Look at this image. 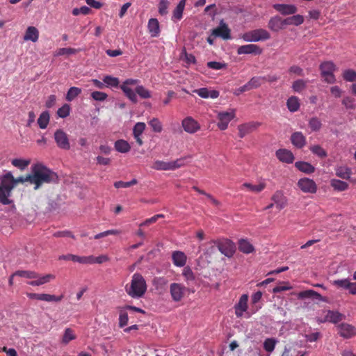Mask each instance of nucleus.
<instances>
[{"label": "nucleus", "instance_id": "052dcab7", "mask_svg": "<svg viewBox=\"0 0 356 356\" xmlns=\"http://www.w3.org/2000/svg\"><path fill=\"white\" fill-rule=\"evenodd\" d=\"M136 92L143 99H147L151 97L150 92L144 88L143 86H137L136 88Z\"/></svg>", "mask_w": 356, "mask_h": 356}, {"label": "nucleus", "instance_id": "f3484780", "mask_svg": "<svg viewBox=\"0 0 356 356\" xmlns=\"http://www.w3.org/2000/svg\"><path fill=\"white\" fill-rule=\"evenodd\" d=\"M273 7L283 15H294L298 11L297 7L293 4L276 3Z\"/></svg>", "mask_w": 356, "mask_h": 356}, {"label": "nucleus", "instance_id": "9d476101", "mask_svg": "<svg viewBox=\"0 0 356 356\" xmlns=\"http://www.w3.org/2000/svg\"><path fill=\"white\" fill-rule=\"evenodd\" d=\"M332 284L338 289L348 290L351 295H356V282H352L348 278L334 280Z\"/></svg>", "mask_w": 356, "mask_h": 356}, {"label": "nucleus", "instance_id": "a18cd8bd", "mask_svg": "<svg viewBox=\"0 0 356 356\" xmlns=\"http://www.w3.org/2000/svg\"><path fill=\"white\" fill-rule=\"evenodd\" d=\"M122 91L124 92L126 96L134 103L137 102V97H136V92H134L132 89L129 88L127 86H125L124 84H122L120 86Z\"/></svg>", "mask_w": 356, "mask_h": 356}, {"label": "nucleus", "instance_id": "2eb2a0df", "mask_svg": "<svg viewBox=\"0 0 356 356\" xmlns=\"http://www.w3.org/2000/svg\"><path fill=\"white\" fill-rule=\"evenodd\" d=\"M212 35L214 37H220L223 40H229L231 38L230 29L228 26L222 20L220 25L213 29Z\"/></svg>", "mask_w": 356, "mask_h": 356}, {"label": "nucleus", "instance_id": "7ed1b4c3", "mask_svg": "<svg viewBox=\"0 0 356 356\" xmlns=\"http://www.w3.org/2000/svg\"><path fill=\"white\" fill-rule=\"evenodd\" d=\"M320 70L321 76L324 81L327 83H334L336 81L334 72L336 70V66L334 63L331 61H325L320 65Z\"/></svg>", "mask_w": 356, "mask_h": 356}, {"label": "nucleus", "instance_id": "f8f14e48", "mask_svg": "<svg viewBox=\"0 0 356 356\" xmlns=\"http://www.w3.org/2000/svg\"><path fill=\"white\" fill-rule=\"evenodd\" d=\"M339 334L345 339H350L356 336V327L348 323H341L337 325Z\"/></svg>", "mask_w": 356, "mask_h": 356}, {"label": "nucleus", "instance_id": "bf43d9fd", "mask_svg": "<svg viewBox=\"0 0 356 356\" xmlns=\"http://www.w3.org/2000/svg\"><path fill=\"white\" fill-rule=\"evenodd\" d=\"M129 317L128 314L124 310L121 309L120 311V316H119V327H124L126 326L128 323Z\"/></svg>", "mask_w": 356, "mask_h": 356}, {"label": "nucleus", "instance_id": "0eeeda50", "mask_svg": "<svg viewBox=\"0 0 356 356\" xmlns=\"http://www.w3.org/2000/svg\"><path fill=\"white\" fill-rule=\"evenodd\" d=\"M181 127L186 133L190 134H193L201 129L200 123L191 116L182 120Z\"/></svg>", "mask_w": 356, "mask_h": 356}, {"label": "nucleus", "instance_id": "338daca9", "mask_svg": "<svg viewBox=\"0 0 356 356\" xmlns=\"http://www.w3.org/2000/svg\"><path fill=\"white\" fill-rule=\"evenodd\" d=\"M342 104L347 109H354L355 108V99L350 97H346L342 100Z\"/></svg>", "mask_w": 356, "mask_h": 356}, {"label": "nucleus", "instance_id": "4d7b16f0", "mask_svg": "<svg viewBox=\"0 0 356 356\" xmlns=\"http://www.w3.org/2000/svg\"><path fill=\"white\" fill-rule=\"evenodd\" d=\"M291 289L292 286L290 285L289 282H280L277 286L273 288V292L274 293H277L284 291L290 290Z\"/></svg>", "mask_w": 356, "mask_h": 356}, {"label": "nucleus", "instance_id": "e2e57ef3", "mask_svg": "<svg viewBox=\"0 0 356 356\" xmlns=\"http://www.w3.org/2000/svg\"><path fill=\"white\" fill-rule=\"evenodd\" d=\"M169 5L168 0H159V13L161 15H165L168 13V8Z\"/></svg>", "mask_w": 356, "mask_h": 356}, {"label": "nucleus", "instance_id": "f257e3e1", "mask_svg": "<svg viewBox=\"0 0 356 356\" xmlns=\"http://www.w3.org/2000/svg\"><path fill=\"white\" fill-rule=\"evenodd\" d=\"M31 177L34 190L39 189L44 184H57L59 180L57 173L40 163L32 165Z\"/></svg>", "mask_w": 356, "mask_h": 356}, {"label": "nucleus", "instance_id": "680f3d73", "mask_svg": "<svg viewBox=\"0 0 356 356\" xmlns=\"http://www.w3.org/2000/svg\"><path fill=\"white\" fill-rule=\"evenodd\" d=\"M70 106L67 104H65L62 107L58 108L57 114L60 118H65L70 115Z\"/></svg>", "mask_w": 356, "mask_h": 356}, {"label": "nucleus", "instance_id": "a19ab883", "mask_svg": "<svg viewBox=\"0 0 356 356\" xmlns=\"http://www.w3.org/2000/svg\"><path fill=\"white\" fill-rule=\"evenodd\" d=\"M13 275H17L27 279H35L38 277V273L33 270H17Z\"/></svg>", "mask_w": 356, "mask_h": 356}, {"label": "nucleus", "instance_id": "393cba45", "mask_svg": "<svg viewBox=\"0 0 356 356\" xmlns=\"http://www.w3.org/2000/svg\"><path fill=\"white\" fill-rule=\"evenodd\" d=\"M291 141L297 148H302L306 144V138L302 132L296 131L291 135Z\"/></svg>", "mask_w": 356, "mask_h": 356}, {"label": "nucleus", "instance_id": "412c9836", "mask_svg": "<svg viewBox=\"0 0 356 356\" xmlns=\"http://www.w3.org/2000/svg\"><path fill=\"white\" fill-rule=\"evenodd\" d=\"M272 201L276 206L278 210L284 209L287 204V200L284 195L283 193L280 191H277L271 197Z\"/></svg>", "mask_w": 356, "mask_h": 356}, {"label": "nucleus", "instance_id": "3c124183", "mask_svg": "<svg viewBox=\"0 0 356 356\" xmlns=\"http://www.w3.org/2000/svg\"><path fill=\"white\" fill-rule=\"evenodd\" d=\"M186 0H181L176 8L173 12V17L177 19H181L182 17L183 11L184 9Z\"/></svg>", "mask_w": 356, "mask_h": 356}, {"label": "nucleus", "instance_id": "58836bf2", "mask_svg": "<svg viewBox=\"0 0 356 356\" xmlns=\"http://www.w3.org/2000/svg\"><path fill=\"white\" fill-rule=\"evenodd\" d=\"M49 113L48 111L42 112L38 119V124L40 129H46L49 122Z\"/></svg>", "mask_w": 356, "mask_h": 356}, {"label": "nucleus", "instance_id": "774afa93", "mask_svg": "<svg viewBox=\"0 0 356 356\" xmlns=\"http://www.w3.org/2000/svg\"><path fill=\"white\" fill-rule=\"evenodd\" d=\"M182 275L186 278L187 281H193L195 280V276L192 271V270L189 267H185L183 270Z\"/></svg>", "mask_w": 356, "mask_h": 356}, {"label": "nucleus", "instance_id": "49530a36", "mask_svg": "<svg viewBox=\"0 0 356 356\" xmlns=\"http://www.w3.org/2000/svg\"><path fill=\"white\" fill-rule=\"evenodd\" d=\"M81 92V89L77 87H71L66 95V99L68 102L72 101Z\"/></svg>", "mask_w": 356, "mask_h": 356}, {"label": "nucleus", "instance_id": "c85d7f7f", "mask_svg": "<svg viewBox=\"0 0 356 356\" xmlns=\"http://www.w3.org/2000/svg\"><path fill=\"white\" fill-rule=\"evenodd\" d=\"M255 41H266L270 38V33L264 29H257L252 30Z\"/></svg>", "mask_w": 356, "mask_h": 356}, {"label": "nucleus", "instance_id": "72a5a7b5", "mask_svg": "<svg viewBox=\"0 0 356 356\" xmlns=\"http://www.w3.org/2000/svg\"><path fill=\"white\" fill-rule=\"evenodd\" d=\"M76 339V335L72 328H66L64 331L61 343L64 345L68 344L71 341Z\"/></svg>", "mask_w": 356, "mask_h": 356}, {"label": "nucleus", "instance_id": "f03ea898", "mask_svg": "<svg viewBox=\"0 0 356 356\" xmlns=\"http://www.w3.org/2000/svg\"><path fill=\"white\" fill-rule=\"evenodd\" d=\"M147 286L143 276L138 273H134L131 277L129 284L125 286L126 293L133 298H139L146 293Z\"/></svg>", "mask_w": 356, "mask_h": 356}, {"label": "nucleus", "instance_id": "c9c22d12", "mask_svg": "<svg viewBox=\"0 0 356 356\" xmlns=\"http://www.w3.org/2000/svg\"><path fill=\"white\" fill-rule=\"evenodd\" d=\"M351 174V169L346 166H340L336 169V175L343 179H349Z\"/></svg>", "mask_w": 356, "mask_h": 356}, {"label": "nucleus", "instance_id": "20e7f679", "mask_svg": "<svg viewBox=\"0 0 356 356\" xmlns=\"http://www.w3.org/2000/svg\"><path fill=\"white\" fill-rule=\"evenodd\" d=\"M0 203L3 205H8L12 203V200L9 199L13 189L9 182L4 178V176L0 177Z\"/></svg>", "mask_w": 356, "mask_h": 356}, {"label": "nucleus", "instance_id": "603ef678", "mask_svg": "<svg viewBox=\"0 0 356 356\" xmlns=\"http://www.w3.org/2000/svg\"><path fill=\"white\" fill-rule=\"evenodd\" d=\"M153 168L157 170H171L170 162L156 161L153 164Z\"/></svg>", "mask_w": 356, "mask_h": 356}, {"label": "nucleus", "instance_id": "79ce46f5", "mask_svg": "<svg viewBox=\"0 0 356 356\" xmlns=\"http://www.w3.org/2000/svg\"><path fill=\"white\" fill-rule=\"evenodd\" d=\"M277 343V341L275 338H267L264 340L263 346L266 352L272 353L274 350Z\"/></svg>", "mask_w": 356, "mask_h": 356}, {"label": "nucleus", "instance_id": "4be33fe9", "mask_svg": "<svg viewBox=\"0 0 356 356\" xmlns=\"http://www.w3.org/2000/svg\"><path fill=\"white\" fill-rule=\"evenodd\" d=\"M276 156L282 161L286 163H292L294 160L293 153L286 149H280L276 152Z\"/></svg>", "mask_w": 356, "mask_h": 356}, {"label": "nucleus", "instance_id": "5701e85b", "mask_svg": "<svg viewBox=\"0 0 356 356\" xmlns=\"http://www.w3.org/2000/svg\"><path fill=\"white\" fill-rule=\"evenodd\" d=\"M55 278H56V276L53 274H46L42 276H40L38 274V277L35 278V280L28 282L27 284L29 285H31L33 286H40V285L47 284V283L49 282L50 281L54 280Z\"/></svg>", "mask_w": 356, "mask_h": 356}, {"label": "nucleus", "instance_id": "e433bc0d", "mask_svg": "<svg viewBox=\"0 0 356 356\" xmlns=\"http://www.w3.org/2000/svg\"><path fill=\"white\" fill-rule=\"evenodd\" d=\"M286 106L291 112L297 111L300 108L299 99L296 96L290 97L287 100Z\"/></svg>", "mask_w": 356, "mask_h": 356}, {"label": "nucleus", "instance_id": "b1692460", "mask_svg": "<svg viewBox=\"0 0 356 356\" xmlns=\"http://www.w3.org/2000/svg\"><path fill=\"white\" fill-rule=\"evenodd\" d=\"M145 127L146 125L144 122H137L134 127V137L139 146H141L143 144V142L140 136L143 131H145Z\"/></svg>", "mask_w": 356, "mask_h": 356}, {"label": "nucleus", "instance_id": "4468645a", "mask_svg": "<svg viewBox=\"0 0 356 356\" xmlns=\"http://www.w3.org/2000/svg\"><path fill=\"white\" fill-rule=\"evenodd\" d=\"M262 49L257 44H248L240 46L237 49V54L238 55L241 54H253V55H260L262 54Z\"/></svg>", "mask_w": 356, "mask_h": 356}, {"label": "nucleus", "instance_id": "a878e982", "mask_svg": "<svg viewBox=\"0 0 356 356\" xmlns=\"http://www.w3.org/2000/svg\"><path fill=\"white\" fill-rule=\"evenodd\" d=\"M172 262L178 267L184 266L186 263V255L181 251H175L172 254Z\"/></svg>", "mask_w": 356, "mask_h": 356}, {"label": "nucleus", "instance_id": "1a4fd4ad", "mask_svg": "<svg viewBox=\"0 0 356 356\" xmlns=\"http://www.w3.org/2000/svg\"><path fill=\"white\" fill-rule=\"evenodd\" d=\"M235 117V112L234 110H231L230 111H223V112H219L218 113V127L220 130H225L229 122L234 119Z\"/></svg>", "mask_w": 356, "mask_h": 356}, {"label": "nucleus", "instance_id": "0e129e2a", "mask_svg": "<svg viewBox=\"0 0 356 356\" xmlns=\"http://www.w3.org/2000/svg\"><path fill=\"white\" fill-rule=\"evenodd\" d=\"M262 76H254L249 81L248 83L251 89L259 88L262 83Z\"/></svg>", "mask_w": 356, "mask_h": 356}, {"label": "nucleus", "instance_id": "dca6fc26", "mask_svg": "<svg viewBox=\"0 0 356 356\" xmlns=\"http://www.w3.org/2000/svg\"><path fill=\"white\" fill-rule=\"evenodd\" d=\"M248 296L247 294H243L238 302L234 305L235 315L238 318H241L243 316V313L248 309Z\"/></svg>", "mask_w": 356, "mask_h": 356}, {"label": "nucleus", "instance_id": "473e14b6", "mask_svg": "<svg viewBox=\"0 0 356 356\" xmlns=\"http://www.w3.org/2000/svg\"><path fill=\"white\" fill-rule=\"evenodd\" d=\"M295 166L300 171L307 174H311L315 171V168L312 165L305 161H298L295 163Z\"/></svg>", "mask_w": 356, "mask_h": 356}, {"label": "nucleus", "instance_id": "423d86ee", "mask_svg": "<svg viewBox=\"0 0 356 356\" xmlns=\"http://www.w3.org/2000/svg\"><path fill=\"white\" fill-rule=\"evenodd\" d=\"M186 288L180 283H172L170 286V293L171 298L175 302H179L184 297Z\"/></svg>", "mask_w": 356, "mask_h": 356}, {"label": "nucleus", "instance_id": "6e6552de", "mask_svg": "<svg viewBox=\"0 0 356 356\" xmlns=\"http://www.w3.org/2000/svg\"><path fill=\"white\" fill-rule=\"evenodd\" d=\"M54 140L57 146L65 150L70 149L67 134L62 129H57L54 133Z\"/></svg>", "mask_w": 356, "mask_h": 356}, {"label": "nucleus", "instance_id": "a211bd4d", "mask_svg": "<svg viewBox=\"0 0 356 356\" xmlns=\"http://www.w3.org/2000/svg\"><path fill=\"white\" fill-rule=\"evenodd\" d=\"M4 178L9 182V184L13 186L14 188L18 184H24V182H29L31 184V174L27 175L26 177H19L17 178H15L13 174L10 172H8L5 175H3Z\"/></svg>", "mask_w": 356, "mask_h": 356}, {"label": "nucleus", "instance_id": "7c9ffc66", "mask_svg": "<svg viewBox=\"0 0 356 356\" xmlns=\"http://www.w3.org/2000/svg\"><path fill=\"white\" fill-rule=\"evenodd\" d=\"M114 147L116 151L121 153H127L131 149L129 143L123 139L116 140Z\"/></svg>", "mask_w": 356, "mask_h": 356}, {"label": "nucleus", "instance_id": "5fc2aeb1", "mask_svg": "<svg viewBox=\"0 0 356 356\" xmlns=\"http://www.w3.org/2000/svg\"><path fill=\"white\" fill-rule=\"evenodd\" d=\"M309 149L313 154L320 158H325L327 155L326 151L318 145L311 146Z\"/></svg>", "mask_w": 356, "mask_h": 356}, {"label": "nucleus", "instance_id": "69168bd1", "mask_svg": "<svg viewBox=\"0 0 356 356\" xmlns=\"http://www.w3.org/2000/svg\"><path fill=\"white\" fill-rule=\"evenodd\" d=\"M90 12V8L88 7L83 6L81 8H75L72 10V15L74 16H77L80 14H82L83 15H88Z\"/></svg>", "mask_w": 356, "mask_h": 356}, {"label": "nucleus", "instance_id": "37998d69", "mask_svg": "<svg viewBox=\"0 0 356 356\" xmlns=\"http://www.w3.org/2000/svg\"><path fill=\"white\" fill-rule=\"evenodd\" d=\"M287 25L299 26L304 22V17L301 15H296L286 18Z\"/></svg>", "mask_w": 356, "mask_h": 356}, {"label": "nucleus", "instance_id": "6ab92c4d", "mask_svg": "<svg viewBox=\"0 0 356 356\" xmlns=\"http://www.w3.org/2000/svg\"><path fill=\"white\" fill-rule=\"evenodd\" d=\"M193 92L197 94L200 97L204 99H216L219 97L220 92L216 90H209L207 88H201L195 89Z\"/></svg>", "mask_w": 356, "mask_h": 356}, {"label": "nucleus", "instance_id": "2f4dec72", "mask_svg": "<svg viewBox=\"0 0 356 356\" xmlns=\"http://www.w3.org/2000/svg\"><path fill=\"white\" fill-rule=\"evenodd\" d=\"M238 250L245 254H250L254 251V248L248 240L241 239L238 241Z\"/></svg>", "mask_w": 356, "mask_h": 356}, {"label": "nucleus", "instance_id": "864d4df0", "mask_svg": "<svg viewBox=\"0 0 356 356\" xmlns=\"http://www.w3.org/2000/svg\"><path fill=\"white\" fill-rule=\"evenodd\" d=\"M307 81L302 79L295 81L292 84V89L296 92H300L305 89Z\"/></svg>", "mask_w": 356, "mask_h": 356}, {"label": "nucleus", "instance_id": "13d9d810", "mask_svg": "<svg viewBox=\"0 0 356 356\" xmlns=\"http://www.w3.org/2000/svg\"><path fill=\"white\" fill-rule=\"evenodd\" d=\"M343 78L346 81H356V72L353 70H346L343 73Z\"/></svg>", "mask_w": 356, "mask_h": 356}, {"label": "nucleus", "instance_id": "aec40b11", "mask_svg": "<svg viewBox=\"0 0 356 356\" xmlns=\"http://www.w3.org/2000/svg\"><path fill=\"white\" fill-rule=\"evenodd\" d=\"M259 123L257 122H250L238 126V136L241 138H243L246 135L251 133L253 130L256 129L259 126Z\"/></svg>", "mask_w": 356, "mask_h": 356}, {"label": "nucleus", "instance_id": "6e6d98bb", "mask_svg": "<svg viewBox=\"0 0 356 356\" xmlns=\"http://www.w3.org/2000/svg\"><path fill=\"white\" fill-rule=\"evenodd\" d=\"M149 124L154 132L160 133L163 129L162 124L158 118L151 120Z\"/></svg>", "mask_w": 356, "mask_h": 356}, {"label": "nucleus", "instance_id": "ddd939ff", "mask_svg": "<svg viewBox=\"0 0 356 356\" xmlns=\"http://www.w3.org/2000/svg\"><path fill=\"white\" fill-rule=\"evenodd\" d=\"M286 19H282L279 15L272 17L268 23V28L273 32H278L280 30L284 29L286 26Z\"/></svg>", "mask_w": 356, "mask_h": 356}, {"label": "nucleus", "instance_id": "c03bdc74", "mask_svg": "<svg viewBox=\"0 0 356 356\" xmlns=\"http://www.w3.org/2000/svg\"><path fill=\"white\" fill-rule=\"evenodd\" d=\"M308 124L312 131H318L322 127L321 120L317 117L312 118L309 120Z\"/></svg>", "mask_w": 356, "mask_h": 356}, {"label": "nucleus", "instance_id": "4c0bfd02", "mask_svg": "<svg viewBox=\"0 0 356 356\" xmlns=\"http://www.w3.org/2000/svg\"><path fill=\"white\" fill-rule=\"evenodd\" d=\"M330 185L335 191L341 192L347 190L348 188V184L346 182L336 179L330 181Z\"/></svg>", "mask_w": 356, "mask_h": 356}, {"label": "nucleus", "instance_id": "09e8293b", "mask_svg": "<svg viewBox=\"0 0 356 356\" xmlns=\"http://www.w3.org/2000/svg\"><path fill=\"white\" fill-rule=\"evenodd\" d=\"M63 296L61 295L60 296H56L54 295L47 294V293H40V300L46 302H60L63 299Z\"/></svg>", "mask_w": 356, "mask_h": 356}, {"label": "nucleus", "instance_id": "ea45409f", "mask_svg": "<svg viewBox=\"0 0 356 356\" xmlns=\"http://www.w3.org/2000/svg\"><path fill=\"white\" fill-rule=\"evenodd\" d=\"M31 163L30 159H14L11 161L13 166L19 168L20 170L26 169Z\"/></svg>", "mask_w": 356, "mask_h": 356}, {"label": "nucleus", "instance_id": "bb28decb", "mask_svg": "<svg viewBox=\"0 0 356 356\" xmlns=\"http://www.w3.org/2000/svg\"><path fill=\"white\" fill-rule=\"evenodd\" d=\"M39 38V31L35 26H29L24 35L25 41H32L35 42Z\"/></svg>", "mask_w": 356, "mask_h": 356}, {"label": "nucleus", "instance_id": "9b49d317", "mask_svg": "<svg viewBox=\"0 0 356 356\" xmlns=\"http://www.w3.org/2000/svg\"><path fill=\"white\" fill-rule=\"evenodd\" d=\"M298 186L304 193H315L317 186L314 180L309 178H302L298 181Z\"/></svg>", "mask_w": 356, "mask_h": 356}, {"label": "nucleus", "instance_id": "8fccbe9b", "mask_svg": "<svg viewBox=\"0 0 356 356\" xmlns=\"http://www.w3.org/2000/svg\"><path fill=\"white\" fill-rule=\"evenodd\" d=\"M103 81L105 83V86L107 87H118L120 83L118 78L109 75L105 76Z\"/></svg>", "mask_w": 356, "mask_h": 356}, {"label": "nucleus", "instance_id": "de8ad7c7", "mask_svg": "<svg viewBox=\"0 0 356 356\" xmlns=\"http://www.w3.org/2000/svg\"><path fill=\"white\" fill-rule=\"evenodd\" d=\"M242 186L247 188L249 191L252 192L259 193L266 188V184L260 183L258 185H252L249 183H244Z\"/></svg>", "mask_w": 356, "mask_h": 356}, {"label": "nucleus", "instance_id": "f704fd0d", "mask_svg": "<svg viewBox=\"0 0 356 356\" xmlns=\"http://www.w3.org/2000/svg\"><path fill=\"white\" fill-rule=\"evenodd\" d=\"M343 315L338 312L327 311L325 315V321L330 323H337L342 320Z\"/></svg>", "mask_w": 356, "mask_h": 356}, {"label": "nucleus", "instance_id": "c756f323", "mask_svg": "<svg viewBox=\"0 0 356 356\" xmlns=\"http://www.w3.org/2000/svg\"><path fill=\"white\" fill-rule=\"evenodd\" d=\"M298 298L299 299L316 298L319 300H323V298L320 293L311 289L300 291L298 294Z\"/></svg>", "mask_w": 356, "mask_h": 356}, {"label": "nucleus", "instance_id": "cd10ccee", "mask_svg": "<svg viewBox=\"0 0 356 356\" xmlns=\"http://www.w3.org/2000/svg\"><path fill=\"white\" fill-rule=\"evenodd\" d=\"M147 29L152 37H157L160 33L159 23L157 19L151 18L148 21Z\"/></svg>", "mask_w": 356, "mask_h": 356}, {"label": "nucleus", "instance_id": "39448f33", "mask_svg": "<svg viewBox=\"0 0 356 356\" xmlns=\"http://www.w3.org/2000/svg\"><path fill=\"white\" fill-rule=\"evenodd\" d=\"M218 250L225 256L232 257L235 251L236 246L234 243L229 239H223L216 243Z\"/></svg>", "mask_w": 356, "mask_h": 356}]
</instances>
